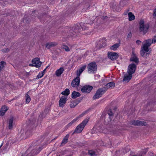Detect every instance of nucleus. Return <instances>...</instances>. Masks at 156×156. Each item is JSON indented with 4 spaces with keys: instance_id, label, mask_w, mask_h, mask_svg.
I'll return each instance as SVG.
<instances>
[{
    "instance_id": "nucleus-1",
    "label": "nucleus",
    "mask_w": 156,
    "mask_h": 156,
    "mask_svg": "<svg viewBox=\"0 0 156 156\" xmlns=\"http://www.w3.org/2000/svg\"><path fill=\"white\" fill-rule=\"evenodd\" d=\"M88 121V119H85L80 124L76 127L74 131L72 134V135H73L75 133H81Z\"/></svg>"
},
{
    "instance_id": "nucleus-2",
    "label": "nucleus",
    "mask_w": 156,
    "mask_h": 156,
    "mask_svg": "<svg viewBox=\"0 0 156 156\" xmlns=\"http://www.w3.org/2000/svg\"><path fill=\"white\" fill-rule=\"evenodd\" d=\"M139 31L142 32L144 35L147 32L149 27V25L147 24H145L144 21L141 20L139 22Z\"/></svg>"
},
{
    "instance_id": "nucleus-3",
    "label": "nucleus",
    "mask_w": 156,
    "mask_h": 156,
    "mask_svg": "<svg viewBox=\"0 0 156 156\" xmlns=\"http://www.w3.org/2000/svg\"><path fill=\"white\" fill-rule=\"evenodd\" d=\"M97 65L94 62H90L87 66V71L89 73H94L97 71Z\"/></svg>"
},
{
    "instance_id": "nucleus-4",
    "label": "nucleus",
    "mask_w": 156,
    "mask_h": 156,
    "mask_svg": "<svg viewBox=\"0 0 156 156\" xmlns=\"http://www.w3.org/2000/svg\"><path fill=\"white\" fill-rule=\"evenodd\" d=\"M106 91V88H101L98 89L95 95L93 96V100H95L101 97L102 94H103Z\"/></svg>"
},
{
    "instance_id": "nucleus-5",
    "label": "nucleus",
    "mask_w": 156,
    "mask_h": 156,
    "mask_svg": "<svg viewBox=\"0 0 156 156\" xmlns=\"http://www.w3.org/2000/svg\"><path fill=\"white\" fill-rule=\"evenodd\" d=\"M43 148V146L36 147L28 154L27 156H34L38 154Z\"/></svg>"
},
{
    "instance_id": "nucleus-6",
    "label": "nucleus",
    "mask_w": 156,
    "mask_h": 156,
    "mask_svg": "<svg viewBox=\"0 0 156 156\" xmlns=\"http://www.w3.org/2000/svg\"><path fill=\"white\" fill-rule=\"evenodd\" d=\"M80 25H78L77 24H75L73 27L70 28V30H72V31H73V33H72V34H70V36L74 37L75 36V34H74V33L75 34L76 33H79L80 32L81 29L80 28Z\"/></svg>"
},
{
    "instance_id": "nucleus-7",
    "label": "nucleus",
    "mask_w": 156,
    "mask_h": 156,
    "mask_svg": "<svg viewBox=\"0 0 156 156\" xmlns=\"http://www.w3.org/2000/svg\"><path fill=\"white\" fill-rule=\"evenodd\" d=\"M151 53V51H149V49L145 50L144 48L141 47L140 51V55L144 58H147Z\"/></svg>"
},
{
    "instance_id": "nucleus-8",
    "label": "nucleus",
    "mask_w": 156,
    "mask_h": 156,
    "mask_svg": "<svg viewBox=\"0 0 156 156\" xmlns=\"http://www.w3.org/2000/svg\"><path fill=\"white\" fill-rule=\"evenodd\" d=\"M136 68V65L134 64H130L128 68V73L129 74L132 75L135 72Z\"/></svg>"
},
{
    "instance_id": "nucleus-9",
    "label": "nucleus",
    "mask_w": 156,
    "mask_h": 156,
    "mask_svg": "<svg viewBox=\"0 0 156 156\" xmlns=\"http://www.w3.org/2000/svg\"><path fill=\"white\" fill-rule=\"evenodd\" d=\"M145 42V43L143 44V46L141 47L145 50L149 49V47L153 43L151 39H148L145 40L143 43Z\"/></svg>"
},
{
    "instance_id": "nucleus-10",
    "label": "nucleus",
    "mask_w": 156,
    "mask_h": 156,
    "mask_svg": "<svg viewBox=\"0 0 156 156\" xmlns=\"http://www.w3.org/2000/svg\"><path fill=\"white\" fill-rule=\"evenodd\" d=\"M93 89L92 86L85 85L83 86L81 89V91L83 93H89Z\"/></svg>"
},
{
    "instance_id": "nucleus-11",
    "label": "nucleus",
    "mask_w": 156,
    "mask_h": 156,
    "mask_svg": "<svg viewBox=\"0 0 156 156\" xmlns=\"http://www.w3.org/2000/svg\"><path fill=\"white\" fill-rule=\"evenodd\" d=\"M32 63L34 65V66L37 68L40 67L42 64L41 62L40 61V59L38 58H34L32 60Z\"/></svg>"
},
{
    "instance_id": "nucleus-12",
    "label": "nucleus",
    "mask_w": 156,
    "mask_h": 156,
    "mask_svg": "<svg viewBox=\"0 0 156 156\" xmlns=\"http://www.w3.org/2000/svg\"><path fill=\"white\" fill-rule=\"evenodd\" d=\"M119 56L118 54L115 52L108 53V57L112 60H114L117 59Z\"/></svg>"
},
{
    "instance_id": "nucleus-13",
    "label": "nucleus",
    "mask_w": 156,
    "mask_h": 156,
    "mask_svg": "<svg viewBox=\"0 0 156 156\" xmlns=\"http://www.w3.org/2000/svg\"><path fill=\"white\" fill-rule=\"evenodd\" d=\"M80 78L79 76H77L72 81L71 83L72 86L73 87H77L80 84Z\"/></svg>"
},
{
    "instance_id": "nucleus-14",
    "label": "nucleus",
    "mask_w": 156,
    "mask_h": 156,
    "mask_svg": "<svg viewBox=\"0 0 156 156\" xmlns=\"http://www.w3.org/2000/svg\"><path fill=\"white\" fill-rule=\"evenodd\" d=\"M67 100V97L65 96H62L60 99L59 102V106L60 107H63L65 105Z\"/></svg>"
},
{
    "instance_id": "nucleus-15",
    "label": "nucleus",
    "mask_w": 156,
    "mask_h": 156,
    "mask_svg": "<svg viewBox=\"0 0 156 156\" xmlns=\"http://www.w3.org/2000/svg\"><path fill=\"white\" fill-rule=\"evenodd\" d=\"M130 61L135 62L137 64L139 62V59L136 56V54H134L133 52L131 55V57L130 59Z\"/></svg>"
},
{
    "instance_id": "nucleus-16",
    "label": "nucleus",
    "mask_w": 156,
    "mask_h": 156,
    "mask_svg": "<svg viewBox=\"0 0 156 156\" xmlns=\"http://www.w3.org/2000/svg\"><path fill=\"white\" fill-rule=\"evenodd\" d=\"M58 44V43L56 42H51L47 43L45 44V47L48 49L55 47Z\"/></svg>"
},
{
    "instance_id": "nucleus-17",
    "label": "nucleus",
    "mask_w": 156,
    "mask_h": 156,
    "mask_svg": "<svg viewBox=\"0 0 156 156\" xmlns=\"http://www.w3.org/2000/svg\"><path fill=\"white\" fill-rule=\"evenodd\" d=\"M132 75L126 74L124 76L123 81L128 82L132 78Z\"/></svg>"
},
{
    "instance_id": "nucleus-18",
    "label": "nucleus",
    "mask_w": 156,
    "mask_h": 156,
    "mask_svg": "<svg viewBox=\"0 0 156 156\" xmlns=\"http://www.w3.org/2000/svg\"><path fill=\"white\" fill-rule=\"evenodd\" d=\"M8 110L7 107L5 106L2 107L0 111V115L1 116H3L6 112Z\"/></svg>"
},
{
    "instance_id": "nucleus-19",
    "label": "nucleus",
    "mask_w": 156,
    "mask_h": 156,
    "mask_svg": "<svg viewBox=\"0 0 156 156\" xmlns=\"http://www.w3.org/2000/svg\"><path fill=\"white\" fill-rule=\"evenodd\" d=\"M106 40L105 38H103L101 39L99 41V44L101 48L104 47L106 46Z\"/></svg>"
},
{
    "instance_id": "nucleus-20",
    "label": "nucleus",
    "mask_w": 156,
    "mask_h": 156,
    "mask_svg": "<svg viewBox=\"0 0 156 156\" xmlns=\"http://www.w3.org/2000/svg\"><path fill=\"white\" fill-rule=\"evenodd\" d=\"M69 136V135L68 134L64 137L62 141L60 146H63L64 145L66 144L67 142Z\"/></svg>"
},
{
    "instance_id": "nucleus-21",
    "label": "nucleus",
    "mask_w": 156,
    "mask_h": 156,
    "mask_svg": "<svg viewBox=\"0 0 156 156\" xmlns=\"http://www.w3.org/2000/svg\"><path fill=\"white\" fill-rule=\"evenodd\" d=\"M13 117L12 116L10 117L9 121V129H12L13 128Z\"/></svg>"
},
{
    "instance_id": "nucleus-22",
    "label": "nucleus",
    "mask_w": 156,
    "mask_h": 156,
    "mask_svg": "<svg viewBox=\"0 0 156 156\" xmlns=\"http://www.w3.org/2000/svg\"><path fill=\"white\" fill-rule=\"evenodd\" d=\"M64 71L63 67H61L59 69H58L55 72V74L57 76H60Z\"/></svg>"
},
{
    "instance_id": "nucleus-23",
    "label": "nucleus",
    "mask_w": 156,
    "mask_h": 156,
    "mask_svg": "<svg viewBox=\"0 0 156 156\" xmlns=\"http://www.w3.org/2000/svg\"><path fill=\"white\" fill-rule=\"evenodd\" d=\"M86 66H84L77 71L76 75L77 76H79L80 75V74L82 73L83 71L84 70Z\"/></svg>"
},
{
    "instance_id": "nucleus-24",
    "label": "nucleus",
    "mask_w": 156,
    "mask_h": 156,
    "mask_svg": "<svg viewBox=\"0 0 156 156\" xmlns=\"http://www.w3.org/2000/svg\"><path fill=\"white\" fill-rule=\"evenodd\" d=\"M80 96V94L79 92L74 91L72 94V98L73 99H75Z\"/></svg>"
},
{
    "instance_id": "nucleus-25",
    "label": "nucleus",
    "mask_w": 156,
    "mask_h": 156,
    "mask_svg": "<svg viewBox=\"0 0 156 156\" xmlns=\"http://www.w3.org/2000/svg\"><path fill=\"white\" fill-rule=\"evenodd\" d=\"M115 83L113 82H110L108 83L106 85L105 87H103V88H106V90H107L110 88V87H112L115 86Z\"/></svg>"
},
{
    "instance_id": "nucleus-26",
    "label": "nucleus",
    "mask_w": 156,
    "mask_h": 156,
    "mask_svg": "<svg viewBox=\"0 0 156 156\" xmlns=\"http://www.w3.org/2000/svg\"><path fill=\"white\" fill-rule=\"evenodd\" d=\"M90 24L87 23H81L80 24V26L81 27L82 29L83 30H87L88 28V25H90Z\"/></svg>"
},
{
    "instance_id": "nucleus-27",
    "label": "nucleus",
    "mask_w": 156,
    "mask_h": 156,
    "mask_svg": "<svg viewBox=\"0 0 156 156\" xmlns=\"http://www.w3.org/2000/svg\"><path fill=\"white\" fill-rule=\"evenodd\" d=\"M129 20V21H132L135 19V16L133 14L132 12H129L128 14Z\"/></svg>"
},
{
    "instance_id": "nucleus-28",
    "label": "nucleus",
    "mask_w": 156,
    "mask_h": 156,
    "mask_svg": "<svg viewBox=\"0 0 156 156\" xmlns=\"http://www.w3.org/2000/svg\"><path fill=\"white\" fill-rule=\"evenodd\" d=\"M120 46V44L116 43L113 45L110 48L114 51L116 50V49L118 48Z\"/></svg>"
},
{
    "instance_id": "nucleus-29",
    "label": "nucleus",
    "mask_w": 156,
    "mask_h": 156,
    "mask_svg": "<svg viewBox=\"0 0 156 156\" xmlns=\"http://www.w3.org/2000/svg\"><path fill=\"white\" fill-rule=\"evenodd\" d=\"M108 115L109 116V120L108 121H110L112 118L113 114L111 110H110L108 111Z\"/></svg>"
},
{
    "instance_id": "nucleus-30",
    "label": "nucleus",
    "mask_w": 156,
    "mask_h": 156,
    "mask_svg": "<svg viewBox=\"0 0 156 156\" xmlns=\"http://www.w3.org/2000/svg\"><path fill=\"white\" fill-rule=\"evenodd\" d=\"M6 63L4 61H2L0 62V72L3 69Z\"/></svg>"
},
{
    "instance_id": "nucleus-31",
    "label": "nucleus",
    "mask_w": 156,
    "mask_h": 156,
    "mask_svg": "<svg viewBox=\"0 0 156 156\" xmlns=\"http://www.w3.org/2000/svg\"><path fill=\"white\" fill-rule=\"evenodd\" d=\"M29 91L25 95L26 101V103H29L31 100L30 96L28 94V93H29Z\"/></svg>"
},
{
    "instance_id": "nucleus-32",
    "label": "nucleus",
    "mask_w": 156,
    "mask_h": 156,
    "mask_svg": "<svg viewBox=\"0 0 156 156\" xmlns=\"http://www.w3.org/2000/svg\"><path fill=\"white\" fill-rule=\"evenodd\" d=\"M61 94L65 95L68 96L69 94V89H66L61 93Z\"/></svg>"
},
{
    "instance_id": "nucleus-33",
    "label": "nucleus",
    "mask_w": 156,
    "mask_h": 156,
    "mask_svg": "<svg viewBox=\"0 0 156 156\" xmlns=\"http://www.w3.org/2000/svg\"><path fill=\"white\" fill-rule=\"evenodd\" d=\"M137 122H138V126H143L146 125V123L145 122L140 120H138V121Z\"/></svg>"
},
{
    "instance_id": "nucleus-34",
    "label": "nucleus",
    "mask_w": 156,
    "mask_h": 156,
    "mask_svg": "<svg viewBox=\"0 0 156 156\" xmlns=\"http://www.w3.org/2000/svg\"><path fill=\"white\" fill-rule=\"evenodd\" d=\"M88 153L91 156H96V154L95 152L93 150L89 151Z\"/></svg>"
},
{
    "instance_id": "nucleus-35",
    "label": "nucleus",
    "mask_w": 156,
    "mask_h": 156,
    "mask_svg": "<svg viewBox=\"0 0 156 156\" xmlns=\"http://www.w3.org/2000/svg\"><path fill=\"white\" fill-rule=\"evenodd\" d=\"M62 49H64L66 51H70L69 48L67 46L63 45L61 47Z\"/></svg>"
},
{
    "instance_id": "nucleus-36",
    "label": "nucleus",
    "mask_w": 156,
    "mask_h": 156,
    "mask_svg": "<svg viewBox=\"0 0 156 156\" xmlns=\"http://www.w3.org/2000/svg\"><path fill=\"white\" fill-rule=\"evenodd\" d=\"M77 121V120L76 119H73L71 122L70 123L68 124L67 125V127H69L70 126H71L74 122H75L76 121Z\"/></svg>"
},
{
    "instance_id": "nucleus-37",
    "label": "nucleus",
    "mask_w": 156,
    "mask_h": 156,
    "mask_svg": "<svg viewBox=\"0 0 156 156\" xmlns=\"http://www.w3.org/2000/svg\"><path fill=\"white\" fill-rule=\"evenodd\" d=\"M44 75L43 72H40L37 76V78L38 79L40 78Z\"/></svg>"
},
{
    "instance_id": "nucleus-38",
    "label": "nucleus",
    "mask_w": 156,
    "mask_h": 156,
    "mask_svg": "<svg viewBox=\"0 0 156 156\" xmlns=\"http://www.w3.org/2000/svg\"><path fill=\"white\" fill-rule=\"evenodd\" d=\"M138 121V120H134L133 121H132L131 123L132 125H134V126H138V122H137Z\"/></svg>"
},
{
    "instance_id": "nucleus-39",
    "label": "nucleus",
    "mask_w": 156,
    "mask_h": 156,
    "mask_svg": "<svg viewBox=\"0 0 156 156\" xmlns=\"http://www.w3.org/2000/svg\"><path fill=\"white\" fill-rule=\"evenodd\" d=\"M86 113V112H83V113H82L81 114H80V115L78 116L77 117L76 119L77 120L79 119V118L82 117H83V116H84Z\"/></svg>"
},
{
    "instance_id": "nucleus-40",
    "label": "nucleus",
    "mask_w": 156,
    "mask_h": 156,
    "mask_svg": "<svg viewBox=\"0 0 156 156\" xmlns=\"http://www.w3.org/2000/svg\"><path fill=\"white\" fill-rule=\"evenodd\" d=\"M77 105L76 103H71L70 104V107L71 108H74Z\"/></svg>"
},
{
    "instance_id": "nucleus-41",
    "label": "nucleus",
    "mask_w": 156,
    "mask_h": 156,
    "mask_svg": "<svg viewBox=\"0 0 156 156\" xmlns=\"http://www.w3.org/2000/svg\"><path fill=\"white\" fill-rule=\"evenodd\" d=\"M25 134L27 136H29L31 134V133L30 131L27 130Z\"/></svg>"
},
{
    "instance_id": "nucleus-42",
    "label": "nucleus",
    "mask_w": 156,
    "mask_h": 156,
    "mask_svg": "<svg viewBox=\"0 0 156 156\" xmlns=\"http://www.w3.org/2000/svg\"><path fill=\"white\" fill-rule=\"evenodd\" d=\"M151 41H152L153 43H155L156 42V36H154Z\"/></svg>"
},
{
    "instance_id": "nucleus-43",
    "label": "nucleus",
    "mask_w": 156,
    "mask_h": 156,
    "mask_svg": "<svg viewBox=\"0 0 156 156\" xmlns=\"http://www.w3.org/2000/svg\"><path fill=\"white\" fill-rule=\"evenodd\" d=\"M156 16V8L153 10V17L154 18Z\"/></svg>"
},
{
    "instance_id": "nucleus-44",
    "label": "nucleus",
    "mask_w": 156,
    "mask_h": 156,
    "mask_svg": "<svg viewBox=\"0 0 156 156\" xmlns=\"http://www.w3.org/2000/svg\"><path fill=\"white\" fill-rule=\"evenodd\" d=\"M9 51V50L8 48H5L2 50V51L4 52H8Z\"/></svg>"
},
{
    "instance_id": "nucleus-45",
    "label": "nucleus",
    "mask_w": 156,
    "mask_h": 156,
    "mask_svg": "<svg viewBox=\"0 0 156 156\" xmlns=\"http://www.w3.org/2000/svg\"><path fill=\"white\" fill-rule=\"evenodd\" d=\"M132 36V34L131 32H130L128 34L127 36V38H130Z\"/></svg>"
},
{
    "instance_id": "nucleus-46",
    "label": "nucleus",
    "mask_w": 156,
    "mask_h": 156,
    "mask_svg": "<svg viewBox=\"0 0 156 156\" xmlns=\"http://www.w3.org/2000/svg\"><path fill=\"white\" fill-rule=\"evenodd\" d=\"M141 43V41L137 40L136 41V43L138 45H140V44Z\"/></svg>"
},
{
    "instance_id": "nucleus-47",
    "label": "nucleus",
    "mask_w": 156,
    "mask_h": 156,
    "mask_svg": "<svg viewBox=\"0 0 156 156\" xmlns=\"http://www.w3.org/2000/svg\"><path fill=\"white\" fill-rule=\"evenodd\" d=\"M100 75H97L95 76V77L97 78H99L100 77Z\"/></svg>"
},
{
    "instance_id": "nucleus-48",
    "label": "nucleus",
    "mask_w": 156,
    "mask_h": 156,
    "mask_svg": "<svg viewBox=\"0 0 156 156\" xmlns=\"http://www.w3.org/2000/svg\"><path fill=\"white\" fill-rule=\"evenodd\" d=\"M34 64H33V63L32 64H29V66H34Z\"/></svg>"
},
{
    "instance_id": "nucleus-49",
    "label": "nucleus",
    "mask_w": 156,
    "mask_h": 156,
    "mask_svg": "<svg viewBox=\"0 0 156 156\" xmlns=\"http://www.w3.org/2000/svg\"><path fill=\"white\" fill-rule=\"evenodd\" d=\"M46 70V69H45L42 72H43L44 73V74L45 71Z\"/></svg>"
},
{
    "instance_id": "nucleus-50",
    "label": "nucleus",
    "mask_w": 156,
    "mask_h": 156,
    "mask_svg": "<svg viewBox=\"0 0 156 156\" xmlns=\"http://www.w3.org/2000/svg\"><path fill=\"white\" fill-rule=\"evenodd\" d=\"M2 144L0 146V148L2 147Z\"/></svg>"
},
{
    "instance_id": "nucleus-51",
    "label": "nucleus",
    "mask_w": 156,
    "mask_h": 156,
    "mask_svg": "<svg viewBox=\"0 0 156 156\" xmlns=\"http://www.w3.org/2000/svg\"><path fill=\"white\" fill-rule=\"evenodd\" d=\"M124 14H125V15H126L127 14H126V13H124Z\"/></svg>"
},
{
    "instance_id": "nucleus-52",
    "label": "nucleus",
    "mask_w": 156,
    "mask_h": 156,
    "mask_svg": "<svg viewBox=\"0 0 156 156\" xmlns=\"http://www.w3.org/2000/svg\"><path fill=\"white\" fill-rule=\"evenodd\" d=\"M133 156H135V155H133Z\"/></svg>"
}]
</instances>
